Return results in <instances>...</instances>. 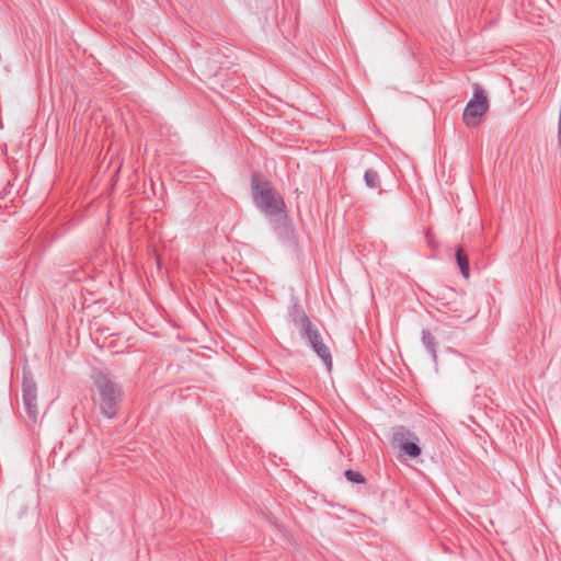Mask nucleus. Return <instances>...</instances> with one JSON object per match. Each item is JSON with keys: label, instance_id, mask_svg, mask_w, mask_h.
Listing matches in <instances>:
<instances>
[{"label": "nucleus", "instance_id": "1a4fd4ad", "mask_svg": "<svg viewBox=\"0 0 561 561\" xmlns=\"http://www.w3.org/2000/svg\"><path fill=\"white\" fill-rule=\"evenodd\" d=\"M456 261L460 268V272L465 278H469L470 267L468 255L465 253L462 248H458L456 251Z\"/></svg>", "mask_w": 561, "mask_h": 561}, {"label": "nucleus", "instance_id": "423d86ee", "mask_svg": "<svg viewBox=\"0 0 561 561\" xmlns=\"http://www.w3.org/2000/svg\"><path fill=\"white\" fill-rule=\"evenodd\" d=\"M271 225L280 240H291L294 230L285 213L271 218Z\"/></svg>", "mask_w": 561, "mask_h": 561}, {"label": "nucleus", "instance_id": "7ed1b4c3", "mask_svg": "<svg viewBox=\"0 0 561 561\" xmlns=\"http://www.w3.org/2000/svg\"><path fill=\"white\" fill-rule=\"evenodd\" d=\"M391 442L401 455L410 459L417 458L422 453L419 437L404 426L393 428Z\"/></svg>", "mask_w": 561, "mask_h": 561}, {"label": "nucleus", "instance_id": "20e7f679", "mask_svg": "<svg viewBox=\"0 0 561 561\" xmlns=\"http://www.w3.org/2000/svg\"><path fill=\"white\" fill-rule=\"evenodd\" d=\"M489 101L484 90L476 84L473 96L468 102L463 111V122L467 126H476L479 124V119L488 112Z\"/></svg>", "mask_w": 561, "mask_h": 561}, {"label": "nucleus", "instance_id": "9b49d317", "mask_svg": "<svg viewBox=\"0 0 561 561\" xmlns=\"http://www.w3.org/2000/svg\"><path fill=\"white\" fill-rule=\"evenodd\" d=\"M364 181L367 187L378 188L380 185L379 175L375 170H367L364 174Z\"/></svg>", "mask_w": 561, "mask_h": 561}, {"label": "nucleus", "instance_id": "6e6552de", "mask_svg": "<svg viewBox=\"0 0 561 561\" xmlns=\"http://www.w3.org/2000/svg\"><path fill=\"white\" fill-rule=\"evenodd\" d=\"M22 398L23 400H37L36 383L27 376H24L22 383Z\"/></svg>", "mask_w": 561, "mask_h": 561}, {"label": "nucleus", "instance_id": "39448f33", "mask_svg": "<svg viewBox=\"0 0 561 561\" xmlns=\"http://www.w3.org/2000/svg\"><path fill=\"white\" fill-rule=\"evenodd\" d=\"M290 316L295 325L299 329L301 336L308 341L310 346L322 341L319 330L312 324L300 306L295 305Z\"/></svg>", "mask_w": 561, "mask_h": 561}, {"label": "nucleus", "instance_id": "0eeeda50", "mask_svg": "<svg viewBox=\"0 0 561 561\" xmlns=\"http://www.w3.org/2000/svg\"><path fill=\"white\" fill-rule=\"evenodd\" d=\"M311 347L316 352V354L323 360L328 370H330L332 367V356L329 347L323 343V341L311 345Z\"/></svg>", "mask_w": 561, "mask_h": 561}, {"label": "nucleus", "instance_id": "f03ea898", "mask_svg": "<svg viewBox=\"0 0 561 561\" xmlns=\"http://www.w3.org/2000/svg\"><path fill=\"white\" fill-rule=\"evenodd\" d=\"M253 199L259 209L273 218L284 213V199L272 188L261 187L256 181L252 182Z\"/></svg>", "mask_w": 561, "mask_h": 561}, {"label": "nucleus", "instance_id": "ddd939ff", "mask_svg": "<svg viewBox=\"0 0 561 561\" xmlns=\"http://www.w3.org/2000/svg\"><path fill=\"white\" fill-rule=\"evenodd\" d=\"M345 478L353 483L362 484L365 482L364 476L355 470L348 469L344 472Z\"/></svg>", "mask_w": 561, "mask_h": 561}, {"label": "nucleus", "instance_id": "f257e3e1", "mask_svg": "<svg viewBox=\"0 0 561 561\" xmlns=\"http://www.w3.org/2000/svg\"><path fill=\"white\" fill-rule=\"evenodd\" d=\"M93 386L101 413L108 419L115 417L121 405L122 387L104 371L94 374Z\"/></svg>", "mask_w": 561, "mask_h": 561}, {"label": "nucleus", "instance_id": "f8f14e48", "mask_svg": "<svg viewBox=\"0 0 561 561\" xmlns=\"http://www.w3.org/2000/svg\"><path fill=\"white\" fill-rule=\"evenodd\" d=\"M23 403L28 417L35 423L38 417L36 400H23Z\"/></svg>", "mask_w": 561, "mask_h": 561}, {"label": "nucleus", "instance_id": "9d476101", "mask_svg": "<svg viewBox=\"0 0 561 561\" xmlns=\"http://www.w3.org/2000/svg\"><path fill=\"white\" fill-rule=\"evenodd\" d=\"M422 342L426 350L430 352L433 360L436 362V340L428 330L422 331Z\"/></svg>", "mask_w": 561, "mask_h": 561}]
</instances>
